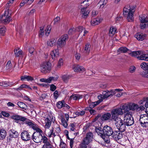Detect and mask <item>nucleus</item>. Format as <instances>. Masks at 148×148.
I'll return each instance as SVG.
<instances>
[{"label":"nucleus","mask_w":148,"mask_h":148,"mask_svg":"<svg viewBox=\"0 0 148 148\" xmlns=\"http://www.w3.org/2000/svg\"><path fill=\"white\" fill-rule=\"evenodd\" d=\"M95 130L98 135L100 136L101 137H104L103 127L102 129L99 127H95Z\"/></svg>","instance_id":"5701e85b"},{"label":"nucleus","mask_w":148,"mask_h":148,"mask_svg":"<svg viewBox=\"0 0 148 148\" xmlns=\"http://www.w3.org/2000/svg\"><path fill=\"white\" fill-rule=\"evenodd\" d=\"M91 46L89 43H87L84 46L83 52L86 55L88 54L90 51Z\"/></svg>","instance_id":"b1692460"},{"label":"nucleus","mask_w":148,"mask_h":148,"mask_svg":"<svg viewBox=\"0 0 148 148\" xmlns=\"http://www.w3.org/2000/svg\"><path fill=\"white\" fill-rule=\"evenodd\" d=\"M108 2L107 0H100L99 3L100 5V8H103L106 4Z\"/></svg>","instance_id":"49530a36"},{"label":"nucleus","mask_w":148,"mask_h":148,"mask_svg":"<svg viewBox=\"0 0 148 148\" xmlns=\"http://www.w3.org/2000/svg\"><path fill=\"white\" fill-rule=\"evenodd\" d=\"M34 0H23L21 2L24 5L25 4L30 5L32 3Z\"/></svg>","instance_id":"3c124183"},{"label":"nucleus","mask_w":148,"mask_h":148,"mask_svg":"<svg viewBox=\"0 0 148 148\" xmlns=\"http://www.w3.org/2000/svg\"><path fill=\"white\" fill-rule=\"evenodd\" d=\"M85 113V111L83 110L79 112L77 111L75 112V114L77 116H82L84 115Z\"/></svg>","instance_id":"4d7b16f0"},{"label":"nucleus","mask_w":148,"mask_h":148,"mask_svg":"<svg viewBox=\"0 0 148 148\" xmlns=\"http://www.w3.org/2000/svg\"><path fill=\"white\" fill-rule=\"evenodd\" d=\"M61 77L63 81L66 83L71 77V76L69 75H62Z\"/></svg>","instance_id":"79ce46f5"},{"label":"nucleus","mask_w":148,"mask_h":148,"mask_svg":"<svg viewBox=\"0 0 148 148\" xmlns=\"http://www.w3.org/2000/svg\"><path fill=\"white\" fill-rule=\"evenodd\" d=\"M64 102V100L58 101L56 104L57 107L59 109H60L63 107Z\"/></svg>","instance_id":"c03bdc74"},{"label":"nucleus","mask_w":148,"mask_h":148,"mask_svg":"<svg viewBox=\"0 0 148 148\" xmlns=\"http://www.w3.org/2000/svg\"><path fill=\"white\" fill-rule=\"evenodd\" d=\"M116 29L113 27H110V30L109 34L110 36H112L114 34L116 33Z\"/></svg>","instance_id":"4c0bfd02"},{"label":"nucleus","mask_w":148,"mask_h":148,"mask_svg":"<svg viewBox=\"0 0 148 148\" xmlns=\"http://www.w3.org/2000/svg\"><path fill=\"white\" fill-rule=\"evenodd\" d=\"M87 145L85 144L82 143L79 145L78 148H87Z\"/></svg>","instance_id":"774afa93"},{"label":"nucleus","mask_w":148,"mask_h":148,"mask_svg":"<svg viewBox=\"0 0 148 148\" xmlns=\"http://www.w3.org/2000/svg\"><path fill=\"white\" fill-rule=\"evenodd\" d=\"M32 138L34 142L38 143L42 141V135L36 132L33 133L32 136Z\"/></svg>","instance_id":"9b49d317"},{"label":"nucleus","mask_w":148,"mask_h":148,"mask_svg":"<svg viewBox=\"0 0 148 148\" xmlns=\"http://www.w3.org/2000/svg\"><path fill=\"white\" fill-rule=\"evenodd\" d=\"M130 107V103L128 104H125L122 106V109L124 110L125 112H127L131 110Z\"/></svg>","instance_id":"c9c22d12"},{"label":"nucleus","mask_w":148,"mask_h":148,"mask_svg":"<svg viewBox=\"0 0 148 148\" xmlns=\"http://www.w3.org/2000/svg\"><path fill=\"white\" fill-rule=\"evenodd\" d=\"M104 135H106L107 136H109L112 135L113 131L112 128L108 125H106L103 127Z\"/></svg>","instance_id":"4468645a"},{"label":"nucleus","mask_w":148,"mask_h":148,"mask_svg":"<svg viewBox=\"0 0 148 148\" xmlns=\"http://www.w3.org/2000/svg\"><path fill=\"white\" fill-rule=\"evenodd\" d=\"M142 53V51H132L129 54L132 56L137 58L138 59V58L139 57L140 55Z\"/></svg>","instance_id":"4be33fe9"},{"label":"nucleus","mask_w":148,"mask_h":148,"mask_svg":"<svg viewBox=\"0 0 148 148\" xmlns=\"http://www.w3.org/2000/svg\"><path fill=\"white\" fill-rule=\"evenodd\" d=\"M52 145L50 143L48 144H44L42 148H52Z\"/></svg>","instance_id":"0e129e2a"},{"label":"nucleus","mask_w":148,"mask_h":148,"mask_svg":"<svg viewBox=\"0 0 148 148\" xmlns=\"http://www.w3.org/2000/svg\"><path fill=\"white\" fill-rule=\"evenodd\" d=\"M53 129L50 130V132L48 133V136L49 137H51L52 135H53L54 137L56 136V135L53 132Z\"/></svg>","instance_id":"338daca9"},{"label":"nucleus","mask_w":148,"mask_h":148,"mask_svg":"<svg viewBox=\"0 0 148 148\" xmlns=\"http://www.w3.org/2000/svg\"><path fill=\"white\" fill-rule=\"evenodd\" d=\"M69 126L70 127V129L71 131H74L75 130V125L74 123H71Z\"/></svg>","instance_id":"69168bd1"},{"label":"nucleus","mask_w":148,"mask_h":148,"mask_svg":"<svg viewBox=\"0 0 148 148\" xmlns=\"http://www.w3.org/2000/svg\"><path fill=\"white\" fill-rule=\"evenodd\" d=\"M130 106L131 110L138 111L139 106L138 104L134 103H130Z\"/></svg>","instance_id":"f704fd0d"},{"label":"nucleus","mask_w":148,"mask_h":148,"mask_svg":"<svg viewBox=\"0 0 148 148\" xmlns=\"http://www.w3.org/2000/svg\"><path fill=\"white\" fill-rule=\"evenodd\" d=\"M49 118H50V119L47 117L45 119V127L46 128L48 129L51 126V120L50 117H49Z\"/></svg>","instance_id":"7c9ffc66"},{"label":"nucleus","mask_w":148,"mask_h":148,"mask_svg":"<svg viewBox=\"0 0 148 148\" xmlns=\"http://www.w3.org/2000/svg\"><path fill=\"white\" fill-rule=\"evenodd\" d=\"M82 97V95L76 93L72 94L71 96H70L69 99L71 100L73 99L74 100H77L81 99Z\"/></svg>","instance_id":"aec40b11"},{"label":"nucleus","mask_w":148,"mask_h":148,"mask_svg":"<svg viewBox=\"0 0 148 148\" xmlns=\"http://www.w3.org/2000/svg\"><path fill=\"white\" fill-rule=\"evenodd\" d=\"M63 61L62 58H60L58 62L57 65V67L58 68H60L63 65Z\"/></svg>","instance_id":"e2e57ef3"},{"label":"nucleus","mask_w":148,"mask_h":148,"mask_svg":"<svg viewBox=\"0 0 148 148\" xmlns=\"http://www.w3.org/2000/svg\"><path fill=\"white\" fill-rule=\"evenodd\" d=\"M34 0H23L21 2L24 5L25 4L30 5L32 3Z\"/></svg>","instance_id":"8fccbe9b"},{"label":"nucleus","mask_w":148,"mask_h":148,"mask_svg":"<svg viewBox=\"0 0 148 148\" xmlns=\"http://www.w3.org/2000/svg\"><path fill=\"white\" fill-rule=\"evenodd\" d=\"M124 121L127 126H130L134 123V120L132 114L130 112L126 113L124 117Z\"/></svg>","instance_id":"20e7f679"},{"label":"nucleus","mask_w":148,"mask_h":148,"mask_svg":"<svg viewBox=\"0 0 148 148\" xmlns=\"http://www.w3.org/2000/svg\"><path fill=\"white\" fill-rule=\"evenodd\" d=\"M111 113L112 115V119L115 121L117 120H119V119H121L120 118L118 117V116L119 115H122L123 113L122 109L118 108L113 110L111 111Z\"/></svg>","instance_id":"7ed1b4c3"},{"label":"nucleus","mask_w":148,"mask_h":148,"mask_svg":"<svg viewBox=\"0 0 148 148\" xmlns=\"http://www.w3.org/2000/svg\"><path fill=\"white\" fill-rule=\"evenodd\" d=\"M56 42V40L54 38H52L49 40L47 43L48 46L52 47Z\"/></svg>","instance_id":"ea45409f"},{"label":"nucleus","mask_w":148,"mask_h":148,"mask_svg":"<svg viewBox=\"0 0 148 148\" xmlns=\"http://www.w3.org/2000/svg\"><path fill=\"white\" fill-rule=\"evenodd\" d=\"M139 19L140 23H148V16L146 15H142L141 17L139 16Z\"/></svg>","instance_id":"cd10ccee"},{"label":"nucleus","mask_w":148,"mask_h":148,"mask_svg":"<svg viewBox=\"0 0 148 148\" xmlns=\"http://www.w3.org/2000/svg\"><path fill=\"white\" fill-rule=\"evenodd\" d=\"M93 133L92 132H88L86 134L85 138L84 139L82 143L88 145L93 138Z\"/></svg>","instance_id":"9d476101"},{"label":"nucleus","mask_w":148,"mask_h":148,"mask_svg":"<svg viewBox=\"0 0 148 148\" xmlns=\"http://www.w3.org/2000/svg\"><path fill=\"white\" fill-rule=\"evenodd\" d=\"M136 70V67L134 66L130 67L129 69V72L130 73H133Z\"/></svg>","instance_id":"680f3d73"},{"label":"nucleus","mask_w":148,"mask_h":148,"mask_svg":"<svg viewBox=\"0 0 148 148\" xmlns=\"http://www.w3.org/2000/svg\"><path fill=\"white\" fill-rule=\"evenodd\" d=\"M11 84L9 82L6 81H3L0 83V85L1 86L6 87L10 86L11 85Z\"/></svg>","instance_id":"a18cd8bd"},{"label":"nucleus","mask_w":148,"mask_h":148,"mask_svg":"<svg viewBox=\"0 0 148 148\" xmlns=\"http://www.w3.org/2000/svg\"><path fill=\"white\" fill-rule=\"evenodd\" d=\"M72 69L76 72H83L85 71V69L83 67L77 64H74L72 66Z\"/></svg>","instance_id":"2eb2a0df"},{"label":"nucleus","mask_w":148,"mask_h":148,"mask_svg":"<svg viewBox=\"0 0 148 148\" xmlns=\"http://www.w3.org/2000/svg\"><path fill=\"white\" fill-rule=\"evenodd\" d=\"M102 19L99 18L92 19L90 22L91 25L92 26L98 25L102 21Z\"/></svg>","instance_id":"412c9836"},{"label":"nucleus","mask_w":148,"mask_h":148,"mask_svg":"<svg viewBox=\"0 0 148 148\" xmlns=\"http://www.w3.org/2000/svg\"><path fill=\"white\" fill-rule=\"evenodd\" d=\"M136 5L126 6L123 8V15L125 17H127L128 22H132L134 21V14Z\"/></svg>","instance_id":"f257e3e1"},{"label":"nucleus","mask_w":148,"mask_h":148,"mask_svg":"<svg viewBox=\"0 0 148 148\" xmlns=\"http://www.w3.org/2000/svg\"><path fill=\"white\" fill-rule=\"evenodd\" d=\"M29 133L27 131H23L21 134V138L22 140L24 141L30 140L31 139V136Z\"/></svg>","instance_id":"ddd939ff"},{"label":"nucleus","mask_w":148,"mask_h":148,"mask_svg":"<svg viewBox=\"0 0 148 148\" xmlns=\"http://www.w3.org/2000/svg\"><path fill=\"white\" fill-rule=\"evenodd\" d=\"M11 11L9 9L5 10L4 14L0 16V23H8L12 20Z\"/></svg>","instance_id":"f03ea898"},{"label":"nucleus","mask_w":148,"mask_h":148,"mask_svg":"<svg viewBox=\"0 0 148 148\" xmlns=\"http://www.w3.org/2000/svg\"><path fill=\"white\" fill-rule=\"evenodd\" d=\"M9 136L11 138H17L19 135L18 132L13 129H11L9 131Z\"/></svg>","instance_id":"f3484780"},{"label":"nucleus","mask_w":148,"mask_h":148,"mask_svg":"<svg viewBox=\"0 0 148 148\" xmlns=\"http://www.w3.org/2000/svg\"><path fill=\"white\" fill-rule=\"evenodd\" d=\"M25 120L24 121V123L26 125H28L30 127L32 128L33 129L36 125L33 123V122L27 118H25Z\"/></svg>","instance_id":"6ab92c4d"},{"label":"nucleus","mask_w":148,"mask_h":148,"mask_svg":"<svg viewBox=\"0 0 148 148\" xmlns=\"http://www.w3.org/2000/svg\"><path fill=\"white\" fill-rule=\"evenodd\" d=\"M111 114L107 112L103 114L101 117L102 121H105L109 120L111 117Z\"/></svg>","instance_id":"393cba45"},{"label":"nucleus","mask_w":148,"mask_h":148,"mask_svg":"<svg viewBox=\"0 0 148 148\" xmlns=\"http://www.w3.org/2000/svg\"><path fill=\"white\" fill-rule=\"evenodd\" d=\"M60 148H66V144L64 143L61 139L60 140Z\"/></svg>","instance_id":"052dcab7"},{"label":"nucleus","mask_w":148,"mask_h":148,"mask_svg":"<svg viewBox=\"0 0 148 148\" xmlns=\"http://www.w3.org/2000/svg\"><path fill=\"white\" fill-rule=\"evenodd\" d=\"M14 53L15 56L16 57H19L20 56H23L24 55L23 51L19 49H15Z\"/></svg>","instance_id":"c85d7f7f"},{"label":"nucleus","mask_w":148,"mask_h":148,"mask_svg":"<svg viewBox=\"0 0 148 148\" xmlns=\"http://www.w3.org/2000/svg\"><path fill=\"white\" fill-rule=\"evenodd\" d=\"M90 11L86 9V7L82 8L81 10V13L82 14V17L84 18H86L89 14Z\"/></svg>","instance_id":"a211bd4d"},{"label":"nucleus","mask_w":148,"mask_h":148,"mask_svg":"<svg viewBox=\"0 0 148 148\" xmlns=\"http://www.w3.org/2000/svg\"><path fill=\"white\" fill-rule=\"evenodd\" d=\"M86 110H89L91 115H94L96 114V111L92 108H86Z\"/></svg>","instance_id":"13d9d810"},{"label":"nucleus","mask_w":148,"mask_h":148,"mask_svg":"<svg viewBox=\"0 0 148 148\" xmlns=\"http://www.w3.org/2000/svg\"><path fill=\"white\" fill-rule=\"evenodd\" d=\"M138 60L148 61V54H143V53L140 55L139 57L138 58Z\"/></svg>","instance_id":"2f4dec72"},{"label":"nucleus","mask_w":148,"mask_h":148,"mask_svg":"<svg viewBox=\"0 0 148 148\" xmlns=\"http://www.w3.org/2000/svg\"><path fill=\"white\" fill-rule=\"evenodd\" d=\"M128 50V49L127 48L125 47H121L117 50V52L119 53H125Z\"/></svg>","instance_id":"a19ab883"},{"label":"nucleus","mask_w":148,"mask_h":148,"mask_svg":"<svg viewBox=\"0 0 148 148\" xmlns=\"http://www.w3.org/2000/svg\"><path fill=\"white\" fill-rule=\"evenodd\" d=\"M34 130L36 131V132H34V133H37L38 134H42L43 133L42 130L40 128L36 126V125L33 128Z\"/></svg>","instance_id":"de8ad7c7"},{"label":"nucleus","mask_w":148,"mask_h":148,"mask_svg":"<svg viewBox=\"0 0 148 148\" xmlns=\"http://www.w3.org/2000/svg\"><path fill=\"white\" fill-rule=\"evenodd\" d=\"M25 117L18 115H13L12 116V118L16 121L19 120L21 121L24 122L25 119Z\"/></svg>","instance_id":"a878e982"},{"label":"nucleus","mask_w":148,"mask_h":148,"mask_svg":"<svg viewBox=\"0 0 148 148\" xmlns=\"http://www.w3.org/2000/svg\"><path fill=\"white\" fill-rule=\"evenodd\" d=\"M145 34H143L140 33H137L135 35L134 37L139 41H143L145 38Z\"/></svg>","instance_id":"bb28decb"},{"label":"nucleus","mask_w":148,"mask_h":148,"mask_svg":"<svg viewBox=\"0 0 148 148\" xmlns=\"http://www.w3.org/2000/svg\"><path fill=\"white\" fill-rule=\"evenodd\" d=\"M6 69L10 70L12 69V65L10 61H8L6 65Z\"/></svg>","instance_id":"603ef678"},{"label":"nucleus","mask_w":148,"mask_h":148,"mask_svg":"<svg viewBox=\"0 0 148 148\" xmlns=\"http://www.w3.org/2000/svg\"><path fill=\"white\" fill-rule=\"evenodd\" d=\"M51 29V27L50 26H48L46 29L45 30V34L46 36H47L49 35L50 33Z\"/></svg>","instance_id":"864d4df0"},{"label":"nucleus","mask_w":148,"mask_h":148,"mask_svg":"<svg viewBox=\"0 0 148 148\" xmlns=\"http://www.w3.org/2000/svg\"><path fill=\"white\" fill-rule=\"evenodd\" d=\"M140 66L143 69L145 70H148V63L143 62L141 63Z\"/></svg>","instance_id":"37998d69"},{"label":"nucleus","mask_w":148,"mask_h":148,"mask_svg":"<svg viewBox=\"0 0 148 148\" xmlns=\"http://www.w3.org/2000/svg\"><path fill=\"white\" fill-rule=\"evenodd\" d=\"M42 143H44V144L50 143L48 141V139L47 137L45 136H42Z\"/></svg>","instance_id":"5fc2aeb1"},{"label":"nucleus","mask_w":148,"mask_h":148,"mask_svg":"<svg viewBox=\"0 0 148 148\" xmlns=\"http://www.w3.org/2000/svg\"><path fill=\"white\" fill-rule=\"evenodd\" d=\"M104 137H101L104 140V141L107 143H110V139L108 137H106V135H104Z\"/></svg>","instance_id":"bf43d9fd"},{"label":"nucleus","mask_w":148,"mask_h":148,"mask_svg":"<svg viewBox=\"0 0 148 148\" xmlns=\"http://www.w3.org/2000/svg\"><path fill=\"white\" fill-rule=\"evenodd\" d=\"M148 27V23H140V27L141 29H144Z\"/></svg>","instance_id":"6e6d98bb"},{"label":"nucleus","mask_w":148,"mask_h":148,"mask_svg":"<svg viewBox=\"0 0 148 148\" xmlns=\"http://www.w3.org/2000/svg\"><path fill=\"white\" fill-rule=\"evenodd\" d=\"M6 135V132L4 129H0V139L3 140Z\"/></svg>","instance_id":"c756f323"},{"label":"nucleus","mask_w":148,"mask_h":148,"mask_svg":"<svg viewBox=\"0 0 148 148\" xmlns=\"http://www.w3.org/2000/svg\"><path fill=\"white\" fill-rule=\"evenodd\" d=\"M112 96V95L110 91L108 90L104 91L103 92L102 94H101L98 96V98L100 102H101L103 100L107 99L109 97Z\"/></svg>","instance_id":"1a4fd4ad"},{"label":"nucleus","mask_w":148,"mask_h":148,"mask_svg":"<svg viewBox=\"0 0 148 148\" xmlns=\"http://www.w3.org/2000/svg\"><path fill=\"white\" fill-rule=\"evenodd\" d=\"M41 72L45 73L51 69V64L49 62H43L40 66Z\"/></svg>","instance_id":"6e6552de"},{"label":"nucleus","mask_w":148,"mask_h":148,"mask_svg":"<svg viewBox=\"0 0 148 148\" xmlns=\"http://www.w3.org/2000/svg\"><path fill=\"white\" fill-rule=\"evenodd\" d=\"M61 121L62 125L65 128H67L68 126V121L65 120V118L61 117Z\"/></svg>","instance_id":"72a5a7b5"},{"label":"nucleus","mask_w":148,"mask_h":148,"mask_svg":"<svg viewBox=\"0 0 148 148\" xmlns=\"http://www.w3.org/2000/svg\"><path fill=\"white\" fill-rule=\"evenodd\" d=\"M17 105L20 108L26 109V106L24 103L21 102H18L17 103Z\"/></svg>","instance_id":"09e8293b"},{"label":"nucleus","mask_w":148,"mask_h":148,"mask_svg":"<svg viewBox=\"0 0 148 148\" xmlns=\"http://www.w3.org/2000/svg\"><path fill=\"white\" fill-rule=\"evenodd\" d=\"M139 121L143 127L146 128L148 127V114L141 115Z\"/></svg>","instance_id":"423d86ee"},{"label":"nucleus","mask_w":148,"mask_h":148,"mask_svg":"<svg viewBox=\"0 0 148 148\" xmlns=\"http://www.w3.org/2000/svg\"><path fill=\"white\" fill-rule=\"evenodd\" d=\"M119 119L117 120L116 121H114V123L118 129V131L123 133L125 130L126 125L124 123L122 120Z\"/></svg>","instance_id":"0eeeda50"},{"label":"nucleus","mask_w":148,"mask_h":148,"mask_svg":"<svg viewBox=\"0 0 148 148\" xmlns=\"http://www.w3.org/2000/svg\"><path fill=\"white\" fill-rule=\"evenodd\" d=\"M101 102L99 100L97 102H92L90 103L89 105V108H92L95 107L97 105L99 104Z\"/></svg>","instance_id":"58836bf2"},{"label":"nucleus","mask_w":148,"mask_h":148,"mask_svg":"<svg viewBox=\"0 0 148 148\" xmlns=\"http://www.w3.org/2000/svg\"><path fill=\"white\" fill-rule=\"evenodd\" d=\"M68 36L66 34L62 36L58 39L57 42L58 47L62 48L65 46L66 44V40L68 39Z\"/></svg>","instance_id":"39448f33"},{"label":"nucleus","mask_w":148,"mask_h":148,"mask_svg":"<svg viewBox=\"0 0 148 148\" xmlns=\"http://www.w3.org/2000/svg\"><path fill=\"white\" fill-rule=\"evenodd\" d=\"M112 137L115 140L117 141L123 137V134L119 131H115L113 132Z\"/></svg>","instance_id":"f8f14e48"},{"label":"nucleus","mask_w":148,"mask_h":148,"mask_svg":"<svg viewBox=\"0 0 148 148\" xmlns=\"http://www.w3.org/2000/svg\"><path fill=\"white\" fill-rule=\"evenodd\" d=\"M33 79V78L29 76L24 75L21 76V80L22 81H32Z\"/></svg>","instance_id":"473e14b6"},{"label":"nucleus","mask_w":148,"mask_h":148,"mask_svg":"<svg viewBox=\"0 0 148 148\" xmlns=\"http://www.w3.org/2000/svg\"><path fill=\"white\" fill-rule=\"evenodd\" d=\"M50 55L52 59L54 60H57L59 56V52L58 49H55L50 53Z\"/></svg>","instance_id":"dca6fc26"},{"label":"nucleus","mask_w":148,"mask_h":148,"mask_svg":"<svg viewBox=\"0 0 148 148\" xmlns=\"http://www.w3.org/2000/svg\"><path fill=\"white\" fill-rule=\"evenodd\" d=\"M6 31V29L4 26L0 25V36H4Z\"/></svg>","instance_id":"e433bc0d"}]
</instances>
